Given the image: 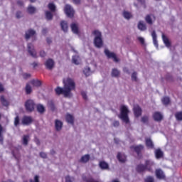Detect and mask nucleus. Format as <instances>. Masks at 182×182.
I'll list each match as a JSON object with an SVG mask.
<instances>
[{
    "mask_svg": "<svg viewBox=\"0 0 182 182\" xmlns=\"http://www.w3.org/2000/svg\"><path fill=\"white\" fill-rule=\"evenodd\" d=\"M64 88L57 87L55 89L56 95L58 96L63 95L64 97H72V90L76 89V83L72 78H67L63 80Z\"/></svg>",
    "mask_w": 182,
    "mask_h": 182,
    "instance_id": "f257e3e1",
    "label": "nucleus"
},
{
    "mask_svg": "<svg viewBox=\"0 0 182 182\" xmlns=\"http://www.w3.org/2000/svg\"><path fill=\"white\" fill-rule=\"evenodd\" d=\"M153 166H154V162L150 160H146L145 164L137 165L136 170L137 173H143V171H146V170H147V171H149V173H153V168H151Z\"/></svg>",
    "mask_w": 182,
    "mask_h": 182,
    "instance_id": "f03ea898",
    "label": "nucleus"
},
{
    "mask_svg": "<svg viewBox=\"0 0 182 182\" xmlns=\"http://www.w3.org/2000/svg\"><path fill=\"white\" fill-rule=\"evenodd\" d=\"M129 112V109H127V107H126V105L121 106L120 114L118 115V117L126 124H129V123H130Z\"/></svg>",
    "mask_w": 182,
    "mask_h": 182,
    "instance_id": "7ed1b4c3",
    "label": "nucleus"
},
{
    "mask_svg": "<svg viewBox=\"0 0 182 182\" xmlns=\"http://www.w3.org/2000/svg\"><path fill=\"white\" fill-rule=\"evenodd\" d=\"M92 35L95 37L94 38V45L95 48H102L103 46V39H102V33L99 30L92 31Z\"/></svg>",
    "mask_w": 182,
    "mask_h": 182,
    "instance_id": "20e7f679",
    "label": "nucleus"
},
{
    "mask_svg": "<svg viewBox=\"0 0 182 182\" xmlns=\"http://www.w3.org/2000/svg\"><path fill=\"white\" fill-rule=\"evenodd\" d=\"M25 107L26 112H28V113H32V112L35 110V107H36V104L33 100H27L25 102Z\"/></svg>",
    "mask_w": 182,
    "mask_h": 182,
    "instance_id": "39448f33",
    "label": "nucleus"
},
{
    "mask_svg": "<svg viewBox=\"0 0 182 182\" xmlns=\"http://www.w3.org/2000/svg\"><path fill=\"white\" fill-rule=\"evenodd\" d=\"M64 12L68 18H73V16H75V10L73 7L69 4L65 6Z\"/></svg>",
    "mask_w": 182,
    "mask_h": 182,
    "instance_id": "423d86ee",
    "label": "nucleus"
},
{
    "mask_svg": "<svg viewBox=\"0 0 182 182\" xmlns=\"http://www.w3.org/2000/svg\"><path fill=\"white\" fill-rule=\"evenodd\" d=\"M105 54L108 58V59H113L114 62H119V58L116 55V53L110 52L108 49L105 50Z\"/></svg>",
    "mask_w": 182,
    "mask_h": 182,
    "instance_id": "0eeeda50",
    "label": "nucleus"
},
{
    "mask_svg": "<svg viewBox=\"0 0 182 182\" xmlns=\"http://www.w3.org/2000/svg\"><path fill=\"white\" fill-rule=\"evenodd\" d=\"M27 48L28 52L31 55V56L36 59V58H38V54L36 53V50H35V47H33V45L32 43H28Z\"/></svg>",
    "mask_w": 182,
    "mask_h": 182,
    "instance_id": "6e6552de",
    "label": "nucleus"
},
{
    "mask_svg": "<svg viewBox=\"0 0 182 182\" xmlns=\"http://www.w3.org/2000/svg\"><path fill=\"white\" fill-rule=\"evenodd\" d=\"M33 122V119L31 116H23L21 119V123L23 126H29V124H32Z\"/></svg>",
    "mask_w": 182,
    "mask_h": 182,
    "instance_id": "1a4fd4ad",
    "label": "nucleus"
},
{
    "mask_svg": "<svg viewBox=\"0 0 182 182\" xmlns=\"http://www.w3.org/2000/svg\"><path fill=\"white\" fill-rule=\"evenodd\" d=\"M48 70H52L55 68V61L52 58H48L44 63Z\"/></svg>",
    "mask_w": 182,
    "mask_h": 182,
    "instance_id": "9d476101",
    "label": "nucleus"
},
{
    "mask_svg": "<svg viewBox=\"0 0 182 182\" xmlns=\"http://www.w3.org/2000/svg\"><path fill=\"white\" fill-rule=\"evenodd\" d=\"M156 21V16L153 14H147L145 16V21L148 25H153V23Z\"/></svg>",
    "mask_w": 182,
    "mask_h": 182,
    "instance_id": "9b49d317",
    "label": "nucleus"
},
{
    "mask_svg": "<svg viewBox=\"0 0 182 182\" xmlns=\"http://www.w3.org/2000/svg\"><path fill=\"white\" fill-rule=\"evenodd\" d=\"M133 110L135 117H140V115L141 114L142 112L141 107H140V106L139 105H135L134 107Z\"/></svg>",
    "mask_w": 182,
    "mask_h": 182,
    "instance_id": "f8f14e48",
    "label": "nucleus"
},
{
    "mask_svg": "<svg viewBox=\"0 0 182 182\" xmlns=\"http://www.w3.org/2000/svg\"><path fill=\"white\" fill-rule=\"evenodd\" d=\"M155 174H156V176L159 180H164V178H166V175H164V172H163L161 169H156L155 171Z\"/></svg>",
    "mask_w": 182,
    "mask_h": 182,
    "instance_id": "ddd939ff",
    "label": "nucleus"
},
{
    "mask_svg": "<svg viewBox=\"0 0 182 182\" xmlns=\"http://www.w3.org/2000/svg\"><path fill=\"white\" fill-rule=\"evenodd\" d=\"M152 116L155 122H161L163 120V114L159 112H155Z\"/></svg>",
    "mask_w": 182,
    "mask_h": 182,
    "instance_id": "4468645a",
    "label": "nucleus"
},
{
    "mask_svg": "<svg viewBox=\"0 0 182 182\" xmlns=\"http://www.w3.org/2000/svg\"><path fill=\"white\" fill-rule=\"evenodd\" d=\"M132 149L134 150L138 156H139L141 153V151L144 149V146L139 144L136 146H132Z\"/></svg>",
    "mask_w": 182,
    "mask_h": 182,
    "instance_id": "2eb2a0df",
    "label": "nucleus"
},
{
    "mask_svg": "<svg viewBox=\"0 0 182 182\" xmlns=\"http://www.w3.org/2000/svg\"><path fill=\"white\" fill-rule=\"evenodd\" d=\"M55 127L57 132H60V130H62V127H63V122H61L60 120L55 119Z\"/></svg>",
    "mask_w": 182,
    "mask_h": 182,
    "instance_id": "dca6fc26",
    "label": "nucleus"
},
{
    "mask_svg": "<svg viewBox=\"0 0 182 182\" xmlns=\"http://www.w3.org/2000/svg\"><path fill=\"white\" fill-rule=\"evenodd\" d=\"M164 156V153L161 151V149H157L155 150V157L156 159H157V160L160 159H163Z\"/></svg>",
    "mask_w": 182,
    "mask_h": 182,
    "instance_id": "f3484780",
    "label": "nucleus"
},
{
    "mask_svg": "<svg viewBox=\"0 0 182 182\" xmlns=\"http://www.w3.org/2000/svg\"><path fill=\"white\" fill-rule=\"evenodd\" d=\"M65 120L67 123H69L70 124H74L75 123V117H73V115L70 114H68L65 116Z\"/></svg>",
    "mask_w": 182,
    "mask_h": 182,
    "instance_id": "a211bd4d",
    "label": "nucleus"
},
{
    "mask_svg": "<svg viewBox=\"0 0 182 182\" xmlns=\"http://www.w3.org/2000/svg\"><path fill=\"white\" fill-rule=\"evenodd\" d=\"M35 33H36V32L34 30L30 29L26 32L25 38L26 40L30 39L31 38H32V36L35 35Z\"/></svg>",
    "mask_w": 182,
    "mask_h": 182,
    "instance_id": "6ab92c4d",
    "label": "nucleus"
},
{
    "mask_svg": "<svg viewBox=\"0 0 182 182\" xmlns=\"http://www.w3.org/2000/svg\"><path fill=\"white\" fill-rule=\"evenodd\" d=\"M30 83L34 87H40V86H42V82H41L39 80H31Z\"/></svg>",
    "mask_w": 182,
    "mask_h": 182,
    "instance_id": "aec40b11",
    "label": "nucleus"
},
{
    "mask_svg": "<svg viewBox=\"0 0 182 182\" xmlns=\"http://www.w3.org/2000/svg\"><path fill=\"white\" fill-rule=\"evenodd\" d=\"M162 39L166 48H170V46H171V43H170V40H168V38H167V36H166V35H164V33L162 34Z\"/></svg>",
    "mask_w": 182,
    "mask_h": 182,
    "instance_id": "412c9836",
    "label": "nucleus"
},
{
    "mask_svg": "<svg viewBox=\"0 0 182 182\" xmlns=\"http://www.w3.org/2000/svg\"><path fill=\"white\" fill-rule=\"evenodd\" d=\"M0 102L3 106H5L6 107H8L9 106V101L6 100L5 99V97L4 95H1L0 97Z\"/></svg>",
    "mask_w": 182,
    "mask_h": 182,
    "instance_id": "4be33fe9",
    "label": "nucleus"
},
{
    "mask_svg": "<svg viewBox=\"0 0 182 182\" xmlns=\"http://www.w3.org/2000/svg\"><path fill=\"white\" fill-rule=\"evenodd\" d=\"M71 30L73 33H75L77 35L79 33V27L77 26V24L73 23L71 24Z\"/></svg>",
    "mask_w": 182,
    "mask_h": 182,
    "instance_id": "5701e85b",
    "label": "nucleus"
},
{
    "mask_svg": "<svg viewBox=\"0 0 182 182\" xmlns=\"http://www.w3.org/2000/svg\"><path fill=\"white\" fill-rule=\"evenodd\" d=\"M117 157L120 163H126V156H124V154L119 152Z\"/></svg>",
    "mask_w": 182,
    "mask_h": 182,
    "instance_id": "b1692460",
    "label": "nucleus"
},
{
    "mask_svg": "<svg viewBox=\"0 0 182 182\" xmlns=\"http://www.w3.org/2000/svg\"><path fill=\"white\" fill-rule=\"evenodd\" d=\"M146 146L148 149H154V144H153V141L150 138L146 139Z\"/></svg>",
    "mask_w": 182,
    "mask_h": 182,
    "instance_id": "393cba45",
    "label": "nucleus"
},
{
    "mask_svg": "<svg viewBox=\"0 0 182 182\" xmlns=\"http://www.w3.org/2000/svg\"><path fill=\"white\" fill-rule=\"evenodd\" d=\"M60 26H61V29L64 32H68V23L66 21H61Z\"/></svg>",
    "mask_w": 182,
    "mask_h": 182,
    "instance_id": "a878e982",
    "label": "nucleus"
},
{
    "mask_svg": "<svg viewBox=\"0 0 182 182\" xmlns=\"http://www.w3.org/2000/svg\"><path fill=\"white\" fill-rule=\"evenodd\" d=\"M90 160V155L89 154H85L82 156L80 159L81 163H87Z\"/></svg>",
    "mask_w": 182,
    "mask_h": 182,
    "instance_id": "bb28decb",
    "label": "nucleus"
},
{
    "mask_svg": "<svg viewBox=\"0 0 182 182\" xmlns=\"http://www.w3.org/2000/svg\"><path fill=\"white\" fill-rule=\"evenodd\" d=\"M45 14L46 19H47V21H52V19H53V14H52V11H46Z\"/></svg>",
    "mask_w": 182,
    "mask_h": 182,
    "instance_id": "cd10ccee",
    "label": "nucleus"
},
{
    "mask_svg": "<svg viewBox=\"0 0 182 182\" xmlns=\"http://www.w3.org/2000/svg\"><path fill=\"white\" fill-rule=\"evenodd\" d=\"M111 75L112 77H119V76H120V71H119V70L117 68H114L112 70Z\"/></svg>",
    "mask_w": 182,
    "mask_h": 182,
    "instance_id": "c85d7f7f",
    "label": "nucleus"
},
{
    "mask_svg": "<svg viewBox=\"0 0 182 182\" xmlns=\"http://www.w3.org/2000/svg\"><path fill=\"white\" fill-rule=\"evenodd\" d=\"M138 29H139V31H146L147 26H146V24H144L143 21H139L138 23Z\"/></svg>",
    "mask_w": 182,
    "mask_h": 182,
    "instance_id": "c756f323",
    "label": "nucleus"
},
{
    "mask_svg": "<svg viewBox=\"0 0 182 182\" xmlns=\"http://www.w3.org/2000/svg\"><path fill=\"white\" fill-rule=\"evenodd\" d=\"M48 8L50 12H56V6L53 3H49L48 4Z\"/></svg>",
    "mask_w": 182,
    "mask_h": 182,
    "instance_id": "7c9ffc66",
    "label": "nucleus"
},
{
    "mask_svg": "<svg viewBox=\"0 0 182 182\" xmlns=\"http://www.w3.org/2000/svg\"><path fill=\"white\" fill-rule=\"evenodd\" d=\"M26 94V95H31L32 93V87L31 86V84L27 83L25 87Z\"/></svg>",
    "mask_w": 182,
    "mask_h": 182,
    "instance_id": "2f4dec72",
    "label": "nucleus"
},
{
    "mask_svg": "<svg viewBox=\"0 0 182 182\" xmlns=\"http://www.w3.org/2000/svg\"><path fill=\"white\" fill-rule=\"evenodd\" d=\"M100 167L102 170H107L109 168V164L105 161H100Z\"/></svg>",
    "mask_w": 182,
    "mask_h": 182,
    "instance_id": "473e14b6",
    "label": "nucleus"
},
{
    "mask_svg": "<svg viewBox=\"0 0 182 182\" xmlns=\"http://www.w3.org/2000/svg\"><path fill=\"white\" fill-rule=\"evenodd\" d=\"M37 107V112H38V113H45V107H43V105L38 104L36 106Z\"/></svg>",
    "mask_w": 182,
    "mask_h": 182,
    "instance_id": "72a5a7b5",
    "label": "nucleus"
},
{
    "mask_svg": "<svg viewBox=\"0 0 182 182\" xmlns=\"http://www.w3.org/2000/svg\"><path fill=\"white\" fill-rule=\"evenodd\" d=\"M29 143V135L23 136V146H28Z\"/></svg>",
    "mask_w": 182,
    "mask_h": 182,
    "instance_id": "f704fd0d",
    "label": "nucleus"
},
{
    "mask_svg": "<svg viewBox=\"0 0 182 182\" xmlns=\"http://www.w3.org/2000/svg\"><path fill=\"white\" fill-rule=\"evenodd\" d=\"M163 105L167 106V105H170V97H164L161 100Z\"/></svg>",
    "mask_w": 182,
    "mask_h": 182,
    "instance_id": "c9c22d12",
    "label": "nucleus"
},
{
    "mask_svg": "<svg viewBox=\"0 0 182 182\" xmlns=\"http://www.w3.org/2000/svg\"><path fill=\"white\" fill-rule=\"evenodd\" d=\"M175 117L178 122H182V111L177 112L175 114Z\"/></svg>",
    "mask_w": 182,
    "mask_h": 182,
    "instance_id": "e433bc0d",
    "label": "nucleus"
},
{
    "mask_svg": "<svg viewBox=\"0 0 182 182\" xmlns=\"http://www.w3.org/2000/svg\"><path fill=\"white\" fill-rule=\"evenodd\" d=\"M4 132V128L2 125L0 124V143L4 144V136L2 135V132Z\"/></svg>",
    "mask_w": 182,
    "mask_h": 182,
    "instance_id": "4c0bfd02",
    "label": "nucleus"
},
{
    "mask_svg": "<svg viewBox=\"0 0 182 182\" xmlns=\"http://www.w3.org/2000/svg\"><path fill=\"white\" fill-rule=\"evenodd\" d=\"M14 157L16 159H18V157H19V149H16L15 150H13L11 151Z\"/></svg>",
    "mask_w": 182,
    "mask_h": 182,
    "instance_id": "58836bf2",
    "label": "nucleus"
},
{
    "mask_svg": "<svg viewBox=\"0 0 182 182\" xmlns=\"http://www.w3.org/2000/svg\"><path fill=\"white\" fill-rule=\"evenodd\" d=\"M123 16L125 19H130L132 18V13L124 11L123 12Z\"/></svg>",
    "mask_w": 182,
    "mask_h": 182,
    "instance_id": "ea45409f",
    "label": "nucleus"
},
{
    "mask_svg": "<svg viewBox=\"0 0 182 182\" xmlns=\"http://www.w3.org/2000/svg\"><path fill=\"white\" fill-rule=\"evenodd\" d=\"M27 10H28V14H33L34 12H36V9L35 7L32 6H29L28 7V9H27Z\"/></svg>",
    "mask_w": 182,
    "mask_h": 182,
    "instance_id": "a19ab883",
    "label": "nucleus"
},
{
    "mask_svg": "<svg viewBox=\"0 0 182 182\" xmlns=\"http://www.w3.org/2000/svg\"><path fill=\"white\" fill-rule=\"evenodd\" d=\"M132 80L134 82H137V73L134 72L132 74Z\"/></svg>",
    "mask_w": 182,
    "mask_h": 182,
    "instance_id": "79ce46f5",
    "label": "nucleus"
},
{
    "mask_svg": "<svg viewBox=\"0 0 182 182\" xmlns=\"http://www.w3.org/2000/svg\"><path fill=\"white\" fill-rule=\"evenodd\" d=\"M75 181V178L70 177V176H65V182H73Z\"/></svg>",
    "mask_w": 182,
    "mask_h": 182,
    "instance_id": "37998d69",
    "label": "nucleus"
},
{
    "mask_svg": "<svg viewBox=\"0 0 182 182\" xmlns=\"http://www.w3.org/2000/svg\"><path fill=\"white\" fill-rule=\"evenodd\" d=\"M83 73H85V76H89L90 75V68H85L83 70Z\"/></svg>",
    "mask_w": 182,
    "mask_h": 182,
    "instance_id": "c03bdc74",
    "label": "nucleus"
},
{
    "mask_svg": "<svg viewBox=\"0 0 182 182\" xmlns=\"http://www.w3.org/2000/svg\"><path fill=\"white\" fill-rule=\"evenodd\" d=\"M141 122H142V123H149V117L147 116L142 117L141 119Z\"/></svg>",
    "mask_w": 182,
    "mask_h": 182,
    "instance_id": "a18cd8bd",
    "label": "nucleus"
},
{
    "mask_svg": "<svg viewBox=\"0 0 182 182\" xmlns=\"http://www.w3.org/2000/svg\"><path fill=\"white\" fill-rule=\"evenodd\" d=\"M14 126L16 127L19 126V116H16L14 119Z\"/></svg>",
    "mask_w": 182,
    "mask_h": 182,
    "instance_id": "49530a36",
    "label": "nucleus"
},
{
    "mask_svg": "<svg viewBox=\"0 0 182 182\" xmlns=\"http://www.w3.org/2000/svg\"><path fill=\"white\" fill-rule=\"evenodd\" d=\"M48 105L52 110H55V104L53 103V101L48 102Z\"/></svg>",
    "mask_w": 182,
    "mask_h": 182,
    "instance_id": "de8ad7c7",
    "label": "nucleus"
},
{
    "mask_svg": "<svg viewBox=\"0 0 182 182\" xmlns=\"http://www.w3.org/2000/svg\"><path fill=\"white\" fill-rule=\"evenodd\" d=\"M145 182H154V178L153 176H148L145 179Z\"/></svg>",
    "mask_w": 182,
    "mask_h": 182,
    "instance_id": "09e8293b",
    "label": "nucleus"
},
{
    "mask_svg": "<svg viewBox=\"0 0 182 182\" xmlns=\"http://www.w3.org/2000/svg\"><path fill=\"white\" fill-rule=\"evenodd\" d=\"M81 95L82 96V99H84V100H87V95L86 94V92L82 91Z\"/></svg>",
    "mask_w": 182,
    "mask_h": 182,
    "instance_id": "8fccbe9b",
    "label": "nucleus"
},
{
    "mask_svg": "<svg viewBox=\"0 0 182 182\" xmlns=\"http://www.w3.org/2000/svg\"><path fill=\"white\" fill-rule=\"evenodd\" d=\"M72 60L73 63H74L75 65H79V61H77V57L73 56Z\"/></svg>",
    "mask_w": 182,
    "mask_h": 182,
    "instance_id": "3c124183",
    "label": "nucleus"
},
{
    "mask_svg": "<svg viewBox=\"0 0 182 182\" xmlns=\"http://www.w3.org/2000/svg\"><path fill=\"white\" fill-rule=\"evenodd\" d=\"M30 182H39V176L36 175V176H34V181L32 180V179H31V180H30Z\"/></svg>",
    "mask_w": 182,
    "mask_h": 182,
    "instance_id": "603ef678",
    "label": "nucleus"
},
{
    "mask_svg": "<svg viewBox=\"0 0 182 182\" xmlns=\"http://www.w3.org/2000/svg\"><path fill=\"white\" fill-rule=\"evenodd\" d=\"M16 17L17 18V19L22 18V12L17 11L16 14Z\"/></svg>",
    "mask_w": 182,
    "mask_h": 182,
    "instance_id": "864d4df0",
    "label": "nucleus"
},
{
    "mask_svg": "<svg viewBox=\"0 0 182 182\" xmlns=\"http://www.w3.org/2000/svg\"><path fill=\"white\" fill-rule=\"evenodd\" d=\"M23 79H29L31 77V74L30 73H23Z\"/></svg>",
    "mask_w": 182,
    "mask_h": 182,
    "instance_id": "5fc2aeb1",
    "label": "nucleus"
},
{
    "mask_svg": "<svg viewBox=\"0 0 182 182\" xmlns=\"http://www.w3.org/2000/svg\"><path fill=\"white\" fill-rule=\"evenodd\" d=\"M112 126H114V127H119V126H120V122L119 121H114Z\"/></svg>",
    "mask_w": 182,
    "mask_h": 182,
    "instance_id": "6e6d98bb",
    "label": "nucleus"
},
{
    "mask_svg": "<svg viewBox=\"0 0 182 182\" xmlns=\"http://www.w3.org/2000/svg\"><path fill=\"white\" fill-rule=\"evenodd\" d=\"M40 156H41L42 159H46V157H48V155L45 152H41Z\"/></svg>",
    "mask_w": 182,
    "mask_h": 182,
    "instance_id": "4d7b16f0",
    "label": "nucleus"
},
{
    "mask_svg": "<svg viewBox=\"0 0 182 182\" xmlns=\"http://www.w3.org/2000/svg\"><path fill=\"white\" fill-rule=\"evenodd\" d=\"M152 39H157V34H156V31H154L151 33Z\"/></svg>",
    "mask_w": 182,
    "mask_h": 182,
    "instance_id": "13d9d810",
    "label": "nucleus"
},
{
    "mask_svg": "<svg viewBox=\"0 0 182 182\" xmlns=\"http://www.w3.org/2000/svg\"><path fill=\"white\" fill-rule=\"evenodd\" d=\"M40 56L41 58H45V56H46V53L44 50H41L40 52Z\"/></svg>",
    "mask_w": 182,
    "mask_h": 182,
    "instance_id": "bf43d9fd",
    "label": "nucleus"
},
{
    "mask_svg": "<svg viewBox=\"0 0 182 182\" xmlns=\"http://www.w3.org/2000/svg\"><path fill=\"white\" fill-rule=\"evenodd\" d=\"M138 41H139V42H140V43H141V45H144V38H143V37H139Z\"/></svg>",
    "mask_w": 182,
    "mask_h": 182,
    "instance_id": "052dcab7",
    "label": "nucleus"
},
{
    "mask_svg": "<svg viewBox=\"0 0 182 182\" xmlns=\"http://www.w3.org/2000/svg\"><path fill=\"white\" fill-rule=\"evenodd\" d=\"M138 2H141L144 5V8H146V1L145 0H137Z\"/></svg>",
    "mask_w": 182,
    "mask_h": 182,
    "instance_id": "680f3d73",
    "label": "nucleus"
},
{
    "mask_svg": "<svg viewBox=\"0 0 182 182\" xmlns=\"http://www.w3.org/2000/svg\"><path fill=\"white\" fill-rule=\"evenodd\" d=\"M153 42H154V46H159V43L157 42V38H153Z\"/></svg>",
    "mask_w": 182,
    "mask_h": 182,
    "instance_id": "e2e57ef3",
    "label": "nucleus"
},
{
    "mask_svg": "<svg viewBox=\"0 0 182 182\" xmlns=\"http://www.w3.org/2000/svg\"><path fill=\"white\" fill-rule=\"evenodd\" d=\"M73 1L75 5L80 4V0H73Z\"/></svg>",
    "mask_w": 182,
    "mask_h": 182,
    "instance_id": "0e129e2a",
    "label": "nucleus"
},
{
    "mask_svg": "<svg viewBox=\"0 0 182 182\" xmlns=\"http://www.w3.org/2000/svg\"><path fill=\"white\" fill-rule=\"evenodd\" d=\"M46 42L48 43V45H50V43H52V39L50 38H47Z\"/></svg>",
    "mask_w": 182,
    "mask_h": 182,
    "instance_id": "69168bd1",
    "label": "nucleus"
},
{
    "mask_svg": "<svg viewBox=\"0 0 182 182\" xmlns=\"http://www.w3.org/2000/svg\"><path fill=\"white\" fill-rule=\"evenodd\" d=\"M42 33L43 35H46V33H48V28H43L42 30Z\"/></svg>",
    "mask_w": 182,
    "mask_h": 182,
    "instance_id": "338daca9",
    "label": "nucleus"
},
{
    "mask_svg": "<svg viewBox=\"0 0 182 182\" xmlns=\"http://www.w3.org/2000/svg\"><path fill=\"white\" fill-rule=\"evenodd\" d=\"M4 85H2L1 83H0V93H2V92H4Z\"/></svg>",
    "mask_w": 182,
    "mask_h": 182,
    "instance_id": "774afa93",
    "label": "nucleus"
}]
</instances>
